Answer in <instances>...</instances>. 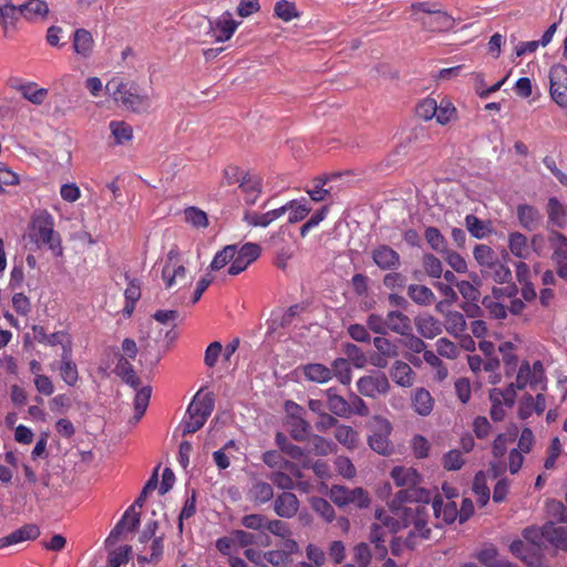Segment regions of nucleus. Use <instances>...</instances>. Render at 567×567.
Here are the masks:
<instances>
[{
	"label": "nucleus",
	"mask_w": 567,
	"mask_h": 567,
	"mask_svg": "<svg viewBox=\"0 0 567 567\" xmlns=\"http://www.w3.org/2000/svg\"><path fill=\"white\" fill-rule=\"evenodd\" d=\"M391 476L401 488L389 503L391 514L379 509L375 517L392 534L411 528L405 543L408 547H414L416 537L427 539L431 533L427 527L431 494L420 486L422 475L414 467L394 466Z\"/></svg>",
	"instance_id": "f257e3e1"
},
{
	"label": "nucleus",
	"mask_w": 567,
	"mask_h": 567,
	"mask_svg": "<svg viewBox=\"0 0 567 567\" xmlns=\"http://www.w3.org/2000/svg\"><path fill=\"white\" fill-rule=\"evenodd\" d=\"M105 91L113 101L124 110L135 114H146L152 111V97L135 80L114 76L107 81Z\"/></svg>",
	"instance_id": "f03ea898"
},
{
	"label": "nucleus",
	"mask_w": 567,
	"mask_h": 567,
	"mask_svg": "<svg viewBox=\"0 0 567 567\" xmlns=\"http://www.w3.org/2000/svg\"><path fill=\"white\" fill-rule=\"evenodd\" d=\"M412 20L421 24L427 32H449L455 29V19L441 8V3L432 1L412 2L410 4Z\"/></svg>",
	"instance_id": "7ed1b4c3"
},
{
	"label": "nucleus",
	"mask_w": 567,
	"mask_h": 567,
	"mask_svg": "<svg viewBox=\"0 0 567 567\" xmlns=\"http://www.w3.org/2000/svg\"><path fill=\"white\" fill-rule=\"evenodd\" d=\"M54 225L51 213L39 212L31 220L32 236L38 245L48 246L55 257H61L63 255L62 239L60 234L54 230Z\"/></svg>",
	"instance_id": "20e7f679"
},
{
	"label": "nucleus",
	"mask_w": 567,
	"mask_h": 567,
	"mask_svg": "<svg viewBox=\"0 0 567 567\" xmlns=\"http://www.w3.org/2000/svg\"><path fill=\"white\" fill-rule=\"evenodd\" d=\"M523 538L532 546H537L539 553L545 542L556 548L567 550V526H557L554 522H547L543 527H527L523 529Z\"/></svg>",
	"instance_id": "39448f33"
},
{
	"label": "nucleus",
	"mask_w": 567,
	"mask_h": 567,
	"mask_svg": "<svg viewBox=\"0 0 567 567\" xmlns=\"http://www.w3.org/2000/svg\"><path fill=\"white\" fill-rule=\"evenodd\" d=\"M214 405L215 401L212 393H206L202 398H199V393H197L187 408L183 434H193L202 429L214 412Z\"/></svg>",
	"instance_id": "423d86ee"
},
{
	"label": "nucleus",
	"mask_w": 567,
	"mask_h": 567,
	"mask_svg": "<svg viewBox=\"0 0 567 567\" xmlns=\"http://www.w3.org/2000/svg\"><path fill=\"white\" fill-rule=\"evenodd\" d=\"M514 385L518 391H523L527 386L533 391H537V389L546 391V370L542 361L536 360L533 364H529L528 360H523L516 372Z\"/></svg>",
	"instance_id": "0eeeda50"
},
{
	"label": "nucleus",
	"mask_w": 567,
	"mask_h": 567,
	"mask_svg": "<svg viewBox=\"0 0 567 567\" xmlns=\"http://www.w3.org/2000/svg\"><path fill=\"white\" fill-rule=\"evenodd\" d=\"M393 426L388 419L375 415L371 422V433L368 443L371 449L381 455H389L393 450V444L390 441Z\"/></svg>",
	"instance_id": "6e6552de"
},
{
	"label": "nucleus",
	"mask_w": 567,
	"mask_h": 567,
	"mask_svg": "<svg viewBox=\"0 0 567 567\" xmlns=\"http://www.w3.org/2000/svg\"><path fill=\"white\" fill-rule=\"evenodd\" d=\"M330 499L339 507L353 504L359 508L368 507L371 502L370 496L364 488H349L339 485H334L330 488Z\"/></svg>",
	"instance_id": "1a4fd4ad"
},
{
	"label": "nucleus",
	"mask_w": 567,
	"mask_h": 567,
	"mask_svg": "<svg viewBox=\"0 0 567 567\" xmlns=\"http://www.w3.org/2000/svg\"><path fill=\"white\" fill-rule=\"evenodd\" d=\"M240 23L234 20L231 11H224L219 17L208 20L207 33L215 42H226L233 38Z\"/></svg>",
	"instance_id": "9d476101"
},
{
	"label": "nucleus",
	"mask_w": 567,
	"mask_h": 567,
	"mask_svg": "<svg viewBox=\"0 0 567 567\" xmlns=\"http://www.w3.org/2000/svg\"><path fill=\"white\" fill-rule=\"evenodd\" d=\"M357 386L360 394L370 399L389 393L391 388L388 377L383 372L365 374L358 380Z\"/></svg>",
	"instance_id": "9b49d317"
},
{
	"label": "nucleus",
	"mask_w": 567,
	"mask_h": 567,
	"mask_svg": "<svg viewBox=\"0 0 567 567\" xmlns=\"http://www.w3.org/2000/svg\"><path fill=\"white\" fill-rule=\"evenodd\" d=\"M549 92L558 105L567 107V65L557 63L550 66Z\"/></svg>",
	"instance_id": "f8f14e48"
},
{
	"label": "nucleus",
	"mask_w": 567,
	"mask_h": 567,
	"mask_svg": "<svg viewBox=\"0 0 567 567\" xmlns=\"http://www.w3.org/2000/svg\"><path fill=\"white\" fill-rule=\"evenodd\" d=\"M260 252L261 249L258 244L247 243L241 245L239 248L235 245V255L231 259V265L228 268V274L238 275L245 271L249 265L254 264V261L258 259Z\"/></svg>",
	"instance_id": "ddd939ff"
},
{
	"label": "nucleus",
	"mask_w": 567,
	"mask_h": 567,
	"mask_svg": "<svg viewBox=\"0 0 567 567\" xmlns=\"http://www.w3.org/2000/svg\"><path fill=\"white\" fill-rule=\"evenodd\" d=\"M178 255L177 250H169L167 261L162 268V279L167 288L179 285L186 279L185 266L178 264Z\"/></svg>",
	"instance_id": "4468645a"
},
{
	"label": "nucleus",
	"mask_w": 567,
	"mask_h": 567,
	"mask_svg": "<svg viewBox=\"0 0 567 567\" xmlns=\"http://www.w3.org/2000/svg\"><path fill=\"white\" fill-rule=\"evenodd\" d=\"M371 258L383 271H393L401 266L400 252L385 244L375 246L371 251Z\"/></svg>",
	"instance_id": "2eb2a0df"
},
{
	"label": "nucleus",
	"mask_w": 567,
	"mask_h": 567,
	"mask_svg": "<svg viewBox=\"0 0 567 567\" xmlns=\"http://www.w3.org/2000/svg\"><path fill=\"white\" fill-rule=\"evenodd\" d=\"M509 548L512 554L525 563L527 567L543 566V554L539 553V547L528 545L526 540L517 539L512 542Z\"/></svg>",
	"instance_id": "dca6fc26"
},
{
	"label": "nucleus",
	"mask_w": 567,
	"mask_h": 567,
	"mask_svg": "<svg viewBox=\"0 0 567 567\" xmlns=\"http://www.w3.org/2000/svg\"><path fill=\"white\" fill-rule=\"evenodd\" d=\"M141 523V513L135 506H128L115 527L112 528L106 542H117L124 533H132Z\"/></svg>",
	"instance_id": "f3484780"
},
{
	"label": "nucleus",
	"mask_w": 567,
	"mask_h": 567,
	"mask_svg": "<svg viewBox=\"0 0 567 567\" xmlns=\"http://www.w3.org/2000/svg\"><path fill=\"white\" fill-rule=\"evenodd\" d=\"M60 373L66 385L74 386L78 384L79 370L73 360V340L71 343H66L62 351Z\"/></svg>",
	"instance_id": "a211bd4d"
},
{
	"label": "nucleus",
	"mask_w": 567,
	"mask_h": 567,
	"mask_svg": "<svg viewBox=\"0 0 567 567\" xmlns=\"http://www.w3.org/2000/svg\"><path fill=\"white\" fill-rule=\"evenodd\" d=\"M516 217L519 225L527 231L537 230L544 220V216L539 209L529 204L517 205Z\"/></svg>",
	"instance_id": "6ab92c4d"
},
{
	"label": "nucleus",
	"mask_w": 567,
	"mask_h": 567,
	"mask_svg": "<svg viewBox=\"0 0 567 567\" xmlns=\"http://www.w3.org/2000/svg\"><path fill=\"white\" fill-rule=\"evenodd\" d=\"M22 18V4H14L12 0H0V24L8 34L11 30H17V23Z\"/></svg>",
	"instance_id": "aec40b11"
},
{
	"label": "nucleus",
	"mask_w": 567,
	"mask_h": 567,
	"mask_svg": "<svg viewBox=\"0 0 567 567\" xmlns=\"http://www.w3.org/2000/svg\"><path fill=\"white\" fill-rule=\"evenodd\" d=\"M240 189L245 195L247 205L257 203L258 197L262 193V177L254 175V173L245 172L240 179Z\"/></svg>",
	"instance_id": "412c9836"
},
{
	"label": "nucleus",
	"mask_w": 567,
	"mask_h": 567,
	"mask_svg": "<svg viewBox=\"0 0 567 567\" xmlns=\"http://www.w3.org/2000/svg\"><path fill=\"white\" fill-rule=\"evenodd\" d=\"M299 499L292 492H282L274 501L275 514L286 519L297 515L299 509Z\"/></svg>",
	"instance_id": "4be33fe9"
},
{
	"label": "nucleus",
	"mask_w": 567,
	"mask_h": 567,
	"mask_svg": "<svg viewBox=\"0 0 567 567\" xmlns=\"http://www.w3.org/2000/svg\"><path fill=\"white\" fill-rule=\"evenodd\" d=\"M548 243L551 249V259L556 269L561 265L567 264V237L558 230H550L548 235Z\"/></svg>",
	"instance_id": "5701e85b"
},
{
	"label": "nucleus",
	"mask_w": 567,
	"mask_h": 567,
	"mask_svg": "<svg viewBox=\"0 0 567 567\" xmlns=\"http://www.w3.org/2000/svg\"><path fill=\"white\" fill-rule=\"evenodd\" d=\"M22 4V18L30 23L43 22L50 14L49 4L44 0H28Z\"/></svg>",
	"instance_id": "b1692460"
},
{
	"label": "nucleus",
	"mask_w": 567,
	"mask_h": 567,
	"mask_svg": "<svg viewBox=\"0 0 567 567\" xmlns=\"http://www.w3.org/2000/svg\"><path fill=\"white\" fill-rule=\"evenodd\" d=\"M40 535V527L37 525H24L20 528L14 529L11 534L2 536L0 538V549L9 546H13V544L25 542V540H34Z\"/></svg>",
	"instance_id": "393cba45"
},
{
	"label": "nucleus",
	"mask_w": 567,
	"mask_h": 567,
	"mask_svg": "<svg viewBox=\"0 0 567 567\" xmlns=\"http://www.w3.org/2000/svg\"><path fill=\"white\" fill-rule=\"evenodd\" d=\"M262 462L274 470L285 468L288 473L298 477L302 476L301 468L297 463L284 458L282 454L276 451H268L262 454Z\"/></svg>",
	"instance_id": "a878e982"
},
{
	"label": "nucleus",
	"mask_w": 567,
	"mask_h": 567,
	"mask_svg": "<svg viewBox=\"0 0 567 567\" xmlns=\"http://www.w3.org/2000/svg\"><path fill=\"white\" fill-rule=\"evenodd\" d=\"M547 224L563 228L567 226V205L557 197H549L546 205Z\"/></svg>",
	"instance_id": "bb28decb"
},
{
	"label": "nucleus",
	"mask_w": 567,
	"mask_h": 567,
	"mask_svg": "<svg viewBox=\"0 0 567 567\" xmlns=\"http://www.w3.org/2000/svg\"><path fill=\"white\" fill-rule=\"evenodd\" d=\"M432 511L437 519L442 517L444 523H454L456 517H458V508L454 501H451V495H449V499L444 501L440 495L432 502Z\"/></svg>",
	"instance_id": "cd10ccee"
},
{
	"label": "nucleus",
	"mask_w": 567,
	"mask_h": 567,
	"mask_svg": "<svg viewBox=\"0 0 567 567\" xmlns=\"http://www.w3.org/2000/svg\"><path fill=\"white\" fill-rule=\"evenodd\" d=\"M390 377L395 384L403 388H411L415 381V373L411 365L402 360L393 362L390 369Z\"/></svg>",
	"instance_id": "c85d7f7f"
},
{
	"label": "nucleus",
	"mask_w": 567,
	"mask_h": 567,
	"mask_svg": "<svg viewBox=\"0 0 567 567\" xmlns=\"http://www.w3.org/2000/svg\"><path fill=\"white\" fill-rule=\"evenodd\" d=\"M414 324L417 332L425 339H434L443 332V323L433 315H422L415 318Z\"/></svg>",
	"instance_id": "c756f323"
},
{
	"label": "nucleus",
	"mask_w": 567,
	"mask_h": 567,
	"mask_svg": "<svg viewBox=\"0 0 567 567\" xmlns=\"http://www.w3.org/2000/svg\"><path fill=\"white\" fill-rule=\"evenodd\" d=\"M385 322L388 324V332L392 331L401 336H406L411 334L413 331L411 318L402 311H389L385 317Z\"/></svg>",
	"instance_id": "7c9ffc66"
},
{
	"label": "nucleus",
	"mask_w": 567,
	"mask_h": 567,
	"mask_svg": "<svg viewBox=\"0 0 567 567\" xmlns=\"http://www.w3.org/2000/svg\"><path fill=\"white\" fill-rule=\"evenodd\" d=\"M34 338L44 346H62V351L66 342H71L72 338L66 331H56L53 333H47L45 328L42 326L33 327Z\"/></svg>",
	"instance_id": "2f4dec72"
},
{
	"label": "nucleus",
	"mask_w": 567,
	"mask_h": 567,
	"mask_svg": "<svg viewBox=\"0 0 567 567\" xmlns=\"http://www.w3.org/2000/svg\"><path fill=\"white\" fill-rule=\"evenodd\" d=\"M109 130L111 131L113 145H124L134 138L133 126L124 120H112L109 123Z\"/></svg>",
	"instance_id": "473e14b6"
},
{
	"label": "nucleus",
	"mask_w": 567,
	"mask_h": 567,
	"mask_svg": "<svg viewBox=\"0 0 567 567\" xmlns=\"http://www.w3.org/2000/svg\"><path fill=\"white\" fill-rule=\"evenodd\" d=\"M94 49V39L86 29H76L73 32V50L82 58H89Z\"/></svg>",
	"instance_id": "72a5a7b5"
},
{
	"label": "nucleus",
	"mask_w": 567,
	"mask_h": 567,
	"mask_svg": "<svg viewBox=\"0 0 567 567\" xmlns=\"http://www.w3.org/2000/svg\"><path fill=\"white\" fill-rule=\"evenodd\" d=\"M411 404L415 413L429 415L433 410L434 399L425 388H416L411 396Z\"/></svg>",
	"instance_id": "f704fd0d"
},
{
	"label": "nucleus",
	"mask_w": 567,
	"mask_h": 567,
	"mask_svg": "<svg viewBox=\"0 0 567 567\" xmlns=\"http://www.w3.org/2000/svg\"><path fill=\"white\" fill-rule=\"evenodd\" d=\"M443 327L454 338H462L466 331V319L460 311H447L444 315Z\"/></svg>",
	"instance_id": "c9c22d12"
},
{
	"label": "nucleus",
	"mask_w": 567,
	"mask_h": 567,
	"mask_svg": "<svg viewBox=\"0 0 567 567\" xmlns=\"http://www.w3.org/2000/svg\"><path fill=\"white\" fill-rule=\"evenodd\" d=\"M508 247L511 252L519 259H528L530 257V247L528 238L520 231H513L508 236Z\"/></svg>",
	"instance_id": "e433bc0d"
},
{
	"label": "nucleus",
	"mask_w": 567,
	"mask_h": 567,
	"mask_svg": "<svg viewBox=\"0 0 567 567\" xmlns=\"http://www.w3.org/2000/svg\"><path fill=\"white\" fill-rule=\"evenodd\" d=\"M289 212L288 223L298 224L309 216L311 206H309L308 199L302 197L299 199H291L286 203V213Z\"/></svg>",
	"instance_id": "4c0bfd02"
},
{
	"label": "nucleus",
	"mask_w": 567,
	"mask_h": 567,
	"mask_svg": "<svg viewBox=\"0 0 567 567\" xmlns=\"http://www.w3.org/2000/svg\"><path fill=\"white\" fill-rule=\"evenodd\" d=\"M115 372L130 386L137 389L141 385V379L128 359L124 357L120 358L115 367Z\"/></svg>",
	"instance_id": "58836bf2"
},
{
	"label": "nucleus",
	"mask_w": 567,
	"mask_h": 567,
	"mask_svg": "<svg viewBox=\"0 0 567 567\" xmlns=\"http://www.w3.org/2000/svg\"><path fill=\"white\" fill-rule=\"evenodd\" d=\"M334 437L342 446L348 449L357 447L360 441L358 431L350 425L343 424H337Z\"/></svg>",
	"instance_id": "ea45409f"
},
{
	"label": "nucleus",
	"mask_w": 567,
	"mask_h": 567,
	"mask_svg": "<svg viewBox=\"0 0 567 567\" xmlns=\"http://www.w3.org/2000/svg\"><path fill=\"white\" fill-rule=\"evenodd\" d=\"M152 398V388L143 386L134 395V416L131 422L136 423L145 415L150 400Z\"/></svg>",
	"instance_id": "a19ab883"
},
{
	"label": "nucleus",
	"mask_w": 567,
	"mask_h": 567,
	"mask_svg": "<svg viewBox=\"0 0 567 567\" xmlns=\"http://www.w3.org/2000/svg\"><path fill=\"white\" fill-rule=\"evenodd\" d=\"M410 299L419 306H430L435 301V295L430 287L424 285H410L408 288Z\"/></svg>",
	"instance_id": "79ce46f5"
},
{
	"label": "nucleus",
	"mask_w": 567,
	"mask_h": 567,
	"mask_svg": "<svg viewBox=\"0 0 567 567\" xmlns=\"http://www.w3.org/2000/svg\"><path fill=\"white\" fill-rule=\"evenodd\" d=\"M457 118V110L450 99L443 97L437 102L435 121L437 124L447 125Z\"/></svg>",
	"instance_id": "37998d69"
},
{
	"label": "nucleus",
	"mask_w": 567,
	"mask_h": 567,
	"mask_svg": "<svg viewBox=\"0 0 567 567\" xmlns=\"http://www.w3.org/2000/svg\"><path fill=\"white\" fill-rule=\"evenodd\" d=\"M249 495L252 502L258 504H265L272 499L274 487L269 482L257 481L254 482L249 489Z\"/></svg>",
	"instance_id": "c03bdc74"
},
{
	"label": "nucleus",
	"mask_w": 567,
	"mask_h": 567,
	"mask_svg": "<svg viewBox=\"0 0 567 567\" xmlns=\"http://www.w3.org/2000/svg\"><path fill=\"white\" fill-rule=\"evenodd\" d=\"M49 94L47 89L43 86H39L35 82L25 81V84L22 89V97L28 100L30 103L34 105H41L44 103Z\"/></svg>",
	"instance_id": "a18cd8bd"
},
{
	"label": "nucleus",
	"mask_w": 567,
	"mask_h": 567,
	"mask_svg": "<svg viewBox=\"0 0 567 567\" xmlns=\"http://www.w3.org/2000/svg\"><path fill=\"white\" fill-rule=\"evenodd\" d=\"M498 352L502 353V358L505 367V374L512 375L517 371V357L515 354V346L511 341H505L498 346Z\"/></svg>",
	"instance_id": "49530a36"
},
{
	"label": "nucleus",
	"mask_w": 567,
	"mask_h": 567,
	"mask_svg": "<svg viewBox=\"0 0 567 567\" xmlns=\"http://www.w3.org/2000/svg\"><path fill=\"white\" fill-rule=\"evenodd\" d=\"M305 378L315 382H327L332 379L331 368L320 363L303 365Z\"/></svg>",
	"instance_id": "de8ad7c7"
},
{
	"label": "nucleus",
	"mask_w": 567,
	"mask_h": 567,
	"mask_svg": "<svg viewBox=\"0 0 567 567\" xmlns=\"http://www.w3.org/2000/svg\"><path fill=\"white\" fill-rule=\"evenodd\" d=\"M473 256L480 266L483 267V275L486 276L491 266L495 261V252L492 247L487 245H476L473 251Z\"/></svg>",
	"instance_id": "09e8293b"
},
{
	"label": "nucleus",
	"mask_w": 567,
	"mask_h": 567,
	"mask_svg": "<svg viewBox=\"0 0 567 567\" xmlns=\"http://www.w3.org/2000/svg\"><path fill=\"white\" fill-rule=\"evenodd\" d=\"M328 398V408L332 414L339 416H349L350 415V404L349 401L339 396V394L333 393L332 390L327 391Z\"/></svg>",
	"instance_id": "8fccbe9b"
},
{
	"label": "nucleus",
	"mask_w": 567,
	"mask_h": 567,
	"mask_svg": "<svg viewBox=\"0 0 567 567\" xmlns=\"http://www.w3.org/2000/svg\"><path fill=\"white\" fill-rule=\"evenodd\" d=\"M424 237L426 244L432 248V250L444 254L447 247V240L441 234V231L435 226H429L425 229Z\"/></svg>",
	"instance_id": "3c124183"
},
{
	"label": "nucleus",
	"mask_w": 567,
	"mask_h": 567,
	"mask_svg": "<svg viewBox=\"0 0 567 567\" xmlns=\"http://www.w3.org/2000/svg\"><path fill=\"white\" fill-rule=\"evenodd\" d=\"M269 480L271 483L276 485V487L281 488L284 491H291L295 488L296 483L293 481V475L288 473L286 468L274 470L269 475Z\"/></svg>",
	"instance_id": "603ef678"
},
{
	"label": "nucleus",
	"mask_w": 567,
	"mask_h": 567,
	"mask_svg": "<svg viewBox=\"0 0 567 567\" xmlns=\"http://www.w3.org/2000/svg\"><path fill=\"white\" fill-rule=\"evenodd\" d=\"M422 267L426 275L431 278L439 279L443 275V264L442 260L437 257L433 256L431 252H426L422 257Z\"/></svg>",
	"instance_id": "864d4df0"
},
{
	"label": "nucleus",
	"mask_w": 567,
	"mask_h": 567,
	"mask_svg": "<svg viewBox=\"0 0 567 567\" xmlns=\"http://www.w3.org/2000/svg\"><path fill=\"white\" fill-rule=\"evenodd\" d=\"M465 227L471 236L477 239L486 237L487 233L491 231L487 224L474 215L465 216Z\"/></svg>",
	"instance_id": "5fc2aeb1"
},
{
	"label": "nucleus",
	"mask_w": 567,
	"mask_h": 567,
	"mask_svg": "<svg viewBox=\"0 0 567 567\" xmlns=\"http://www.w3.org/2000/svg\"><path fill=\"white\" fill-rule=\"evenodd\" d=\"M184 219L187 224L194 227H207L208 216L207 213L197 208V206H188L184 209Z\"/></svg>",
	"instance_id": "6e6d98bb"
},
{
	"label": "nucleus",
	"mask_w": 567,
	"mask_h": 567,
	"mask_svg": "<svg viewBox=\"0 0 567 567\" xmlns=\"http://www.w3.org/2000/svg\"><path fill=\"white\" fill-rule=\"evenodd\" d=\"M414 112L421 120H433L437 112V102L433 97L422 99L414 107Z\"/></svg>",
	"instance_id": "4d7b16f0"
},
{
	"label": "nucleus",
	"mask_w": 567,
	"mask_h": 567,
	"mask_svg": "<svg viewBox=\"0 0 567 567\" xmlns=\"http://www.w3.org/2000/svg\"><path fill=\"white\" fill-rule=\"evenodd\" d=\"M299 12L296 7V3L280 0L275 3V17L279 18L281 21L290 22L292 19L298 18Z\"/></svg>",
	"instance_id": "13d9d810"
},
{
	"label": "nucleus",
	"mask_w": 567,
	"mask_h": 567,
	"mask_svg": "<svg viewBox=\"0 0 567 567\" xmlns=\"http://www.w3.org/2000/svg\"><path fill=\"white\" fill-rule=\"evenodd\" d=\"M235 255V245H227L215 254L209 268L212 271H219L226 265H231V259Z\"/></svg>",
	"instance_id": "bf43d9fd"
},
{
	"label": "nucleus",
	"mask_w": 567,
	"mask_h": 567,
	"mask_svg": "<svg viewBox=\"0 0 567 567\" xmlns=\"http://www.w3.org/2000/svg\"><path fill=\"white\" fill-rule=\"evenodd\" d=\"M310 505L315 513L319 514L326 522H331L334 519L336 512L330 502L324 498H320V496H313L310 499Z\"/></svg>",
	"instance_id": "052dcab7"
},
{
	"label": "nucleus",
	"mask_w": 567,
	"mask_h": 567,
	"mask_svg": "<svg viewBox=\"0 0 567 567\" xmlns=\"http://www.w3.org/2000/svg\"><path fill=\"white\" fill-rule=\"evenodd\" d=\"M332 375H337L341 384L348 385L352 380V373L348 359L338 358L330 368Z\"/></svg>",
	"instance_id": "680f3d73"
},
{
	"label": "nucleus",
	"mask_w": 567,
	"mask_h": 567,
	"mask_svg": "<svg viewBox=\"0 0 567 567\" xmlns=\"http://www.w3.org/2000/svg\"><path fill=\"white\" fill-rule=\"evenodd\" d=\"M327 181V177H316L311 188L306 189L307 194L315 203H321V200H326V198L330 196V190L324 188Z\"/></svg>",
	"instance_id": "e2e57ef3"
},
{
	"label": "nucleus",
	"mask_w": 567,
	"mask_h": 567,
	"mask_svg": "<svg viewBox=\"0 0 567 567\" xmlns=\"http://www.w3.org/2000/svg\"><path fill=\"white\" fill-rule=\"evenodd\" d=\"M373 346L378 352L385 355L388 359H393L399 355V348L394 342L388 338H384V334L380 337H375L373 339Z\"/></svg>",
	"instance_id": "0e129e2a"
},
{
	"label": "nucleus",
	"mask_w": 567,
	"mask_h": 567,
	"mask_svg": "<svg viewBox=\"0 0 567 567\" xmlns=\"http://www.w3.org/2000/svg\"><path fill=\"white\" fill-rule=\"evenodd\" d=\"M485 278H491L496 282H506L512 280V270L504 264L498 262L495 258L494 265L491 266Z\"/></svg>",
	"instance_id": "69168bd1"
},
{
	"label": "nucleus",
	"mask_w": 567,
	"mask_h": 567,
	"mask_svg": "<svg viewBox=\"0 0 567 567\" xmlns=\"http://www.w3.org/2000/svg\"><path fill=\"white\" fill-rule=\"evenodd\" d=\"M343 352L355 368H363L367 364V357L360 347L353 343H347L343 346Z\"/></svg>",
	"instance_id": "338daca9"
},
{
	"label": "nucleus",
	"mask_w": 567,
	"mask_h": 567,
	"mask_svg": "<svg viewBox=\"0 0 567 567\" xmlns=\"http://www.w3.org/2000/svg\"><path fill=\"white\" fill-rule=\"evenodd\" d=\"M476 558L486 567H502V560H498V551L495 546L483 548L476 555Z\"/></svg>",
	"instance_id": "774afa93"
}]
</instances>
